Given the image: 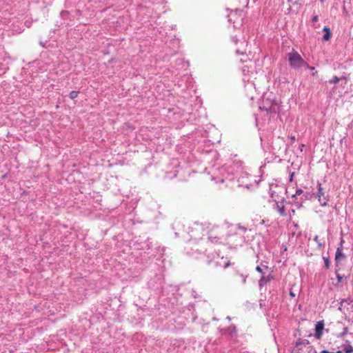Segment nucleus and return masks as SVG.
<instances>
[{"instance_id": "obj_12", "label": "nucleus", "mask_w": 353, "mask_h": 353, "mask_svg": "<svg viewBox=\"0 0 353 353\" xmlns=\"http://www.w3.org/2000/svg\"><path fill=\"white\" fill-rule=\"evenodd\" d=\"M237 275L239 276L241 283L243 284H245L246 283L247 276L244 275L243 274H239V273H237Z\"/></svg>"}, {"instance_id": "obj_4", "label": "nucleus", "mask_w": 353, "mask_h": 353, "mask_svg": "<svg viewBox=\"0 0 353 353\" xmlns=\"http://www.w3.org/2000/svg\"><path fill=\"white\" fill-rule=\"evenodd\" d=\"M324 329V323L323 321L317 322L315 326V334L314 336L316 339H321L323 330Z\"/></svg>"}, {"instance_id": "obj_32", "label": "nucleus", "mask_w": 353, "mask_h": 353, "mask_svg": "<svg viewBox=\"0 0 353 353\" xmlns=\"http://www.w3.org/2000/svg\"><path fill=\"white\" fill-rule=\"evenodd\" d=\"M321 1H324L325 0H321Z\"/></svg>"}, {"instance_id": "obj_22", "label": "nucleus", "mask_w": 353, "mask_h": 353, "mask_svg": "<svg viewBox=\"0 0 353 353\" xmlns=\"http://www.w3.org/2000/svg\"><path fill=\"white\" fill-rule=\"evenodd\" d=\"M238 228L241 230L243 232H245L247 230V229L244 226H241L240 225H238Z\"/></svg>"}, {"instance_id": "obj_3", "label": "nucleus", "mask_w": 353, "mask_h": 353, "mask_svg": "<svg viewBox=\"0 0 353 353\" xmlns=\"http://www.w3.org/2000/svg\"><path fill=\"white\" fill-rule=\"evenodd\" d=\"M316 196L321 206L327 205V201H329L330 196L321 187V183H318V192L316 193Z\"/></svg>"}, {"instance_id": "obj_23", "label": "nucleus", "mask_w": 353, "mask_h": 353, "mask_svg": "<svg viewBox=\"0 0 353 353\" xmlns=\"http://www.w3.org/2000/svg\"><path fill=\"white\" fill-rule=\"evenodd\" d=\"M305 68H307L310 70H314V68L313 66H310L307 64V66H304Z\"/></svg>"}, {"instance_id": "obj_20", "label": "nucleus", "mask_w": 353, "mask_h": 353, "mask_svg": "<svg viewBox=\"0 0 353 353\" xmlns=\"http://www.w3.org/2000/svg\"><path fill=\"white\" fill-rule=\"evenodd\" d=\"M256 270L261 274H263V270L260 266L256 268Z\"/></svg>"}, {"instance_id": "obj_7", "label": "nucleus", "mask_w": 353, "mask_h": 353, "mask_svg": "<svg viewBox=\"0 0 353 353\" xmlns=\"http://www.w3.org/2000/svg\"><path fill=\"white\" fill-rule=\"evenodd\" d=\"M344 259H345L344 254L342 252V250L340 248H338L336 252V255H335V260H336V263H338L339 261H341V260H343Z\"/></svg>"}, {"instance_id": "obj_5", "label": "nucleus", "mask_w": 353, "mask_h": 353, "mask_svg": "<svg viewBox=\"0 0 353 353\" xmlns=\"http://www.w3.org/2000/svg\"><path fill=\"white\" fill-rule=\"evenodd\" d=\"M232 166L236 170V171L240 170L243 167V161L238 157L237 154H234L233 158L232 159Z\"/></svg>"}, {"instance_id": "obj_9", "label": "nucleus", "mask_w": 353, "mask_h": 353, "mask_svg": "<svg viewBox=\"0 0 353 353\" xmlns=\"http://www.w3.org/2000/svg\"><path fill=\"white\" fill-rule=\"evenodd\" d=\"M208 239L211 243H219L220 242V237L217 236H212V234L209 235Z\"/></svg>"}, {"instance_id": "obj_8", "label": "nucleus", "mask_w": 353, "mask_h": 353, "mask_svg": "<svg viewBox=\"0 0 353 353\" xmlns=\"http://www.w3.org/2000/svg\"><path fill=\"white\" fill-rule=\"evenodd\" d=\"M323 31L325 32L323 37L324 41H329L331 37V31L328 27H324Z\"/></svg>"}, {"instance_id": "obj_1", "label": "nucleus", "mask_w": 353, "mask_h": 353, "mask_svg": "<svg viewBox=\"0 0 353 353\" xmlns=\"http://www.w3.org/2000/svg\"><path fill=\"white\" fill-rule=\"evenodd\" d=\"M288 61L290 65L294 69H299L303 66H307V63L294 50L288 54Z\"/></svg>"}, {"instance_id": "obj_30", "label": "nucleus", "mask_w": 353, "mask_h": 353, "mask_svg": "<svg viewBox=\"0 0 353 353\" xmlns=\"http://www.w3.org/2000/svg\"><path fill=\"white\" fill-rule=\"evenodd\" d=\"M234 40V42L236 43V39H233Z\"/></svg>"}, {"instance_id": "obj_28", "label": "nucleus", "mask_w": 353, "mask_h": 353, "mask_svg": "<svg viewBox=\"0 0 353 353\" xmlns=\"http://www.w3.org/2000/svg\"><path fill=\"white\" fill-rule=\"evenodd\" d=\"M321 353H334V352H328V351H327V350H323V351L321 352Z\"/></svg>"}, {"instance_id": "obj_13", "label": "nucleus", "mask_w": 353, "mask_h": 353, "mask_svg": "<svg viewBox=\"0 0 353 353\" xmlns=\"http://www.w3.org/2000/svg\"><path fill=\"white\" fill-rule=\"evenodd\" d=\"M276 209L281 215H285L284 206H280L278 204H276Z\"/></svg>"}, {"instance_id": "obj_31", "label": "nucleus", "mask_w": 353, "mask_h": 353, "mask_svg": "<svg viewBox=\"0 0 353 353\" xmlns=\"http://www.w3.org/2000/svg\"><path fill=\"white\" fill-rule=\"evenodd\" d=\"M227 319H228V320H230V319H231L230 316H228V317H227Z\"/></svg>"}, {"instance_id": "obj_16", "label": "nucleus", "mask_w": 353, "mask_h": 353, "mask_svg": "<svg viewBox=\"0 0 353 353\" xmlns=\"http://www.w3.org/2000/svg\"><path fill=\"white\" fill-rule=\"evenodd\" d=\"M335 274H336V279H337L338 283L341 282L344 276H343L340 275V274L338 273V271H337V270H336V271H335Z\"/></svg>"}, {"instance_id": "obj_6", "label": "nucleus", "mask_w": 353, "mask_h": 353, "mask_svg": "<svg viewBox=\"0 0 353 353\" xmlns=\"http://www.w3.org/2000/svg\"><path fill=\"white\" fill-rule=\"evenodd\" d=\"M302 195L301 200H306L308 198V193H304L301 189H297L296 193L292 195L293 197Z\"/></svg>"}, {"instance_id": "obj_29", "label": "nucleus", "mask_w": 353, "mask_h": 353, "mask_svg": "<svg viewBox=\"0 0 353 353\" xmlns=\"http://www.w3.org/2000/svg\"><path fill=\"white\" fill-rule=\"evenodd\" d=\"M289 1H294V3H296L297 2V0H288Z\"/></svg>"}, {"instance_id": "obj_27", "label": "nucleus", "mask_w": 353, "mask_h": 353, "mask_svg": "<svg viewBox=\"0 0 353 353\" xmlns=\"http://www.w3.org/2000/svg\"><path fill=\"white\" fill-rule=\"evenodd\" d=\"M301 344H305V343H301V342H299V341H296V346H298V345H299Z\"/></svg>"}, {"instance_id": "obj_26", "label": "nucleus", "mask_w": 353, "mask_h": 353, "mask_svg": "<svg viewBox=\"0 0 353 353\" xmlns=\"http://www.w3.org/2000/svg\"><path fill=\"white\" fill-rule=\"evenodd\" d=\"M290 295L292 297H294V296H296V294H295L293 292H292V291H290Z\"/></svg>"}, {"instance_id": "obj_18", "label": "nucleus", "mask_w": 353, "mask_h": 353, "mask_svg": "<svg viewBox=\"0 0 353 353\" xmlns=\"http://www.w3.org/2000/svg\"><path fill=\"white\" fill-rule=\"evenodd\" d=\"M353 352V347H350L349 348L345 349V353H352Z\"/></svg>"}, {"instance_id": "obj_21", "label": "nucleus", "mask_w": 353, "mask_h": 353, "mask_svg": "<svg viewBox=\"0 0 353 353\" xmlns=\"http://www.w3.org/2000/svg\"><path fill=\"white\" fill-rule=\"evenodd\" d=\"M318 20H319V17L317 15L314 16L312 19V22H316Z\"/></svg>"}, {"instance_id": "obj_14", "label": "nucleus", "mask_w": 353, "mask_h": 353, "mask_svg": "<svg viewBox=\"0 0 353 353\" xmlns=\"http://www.w3.org/2000/svg\"><path fill=\"white\" fill-rule=\"evenodd\" d=\"M79 92L77 91H72L70 93V98L71 99H74L77 97Z\"/></svg>"}, {"instance_id": "obj_24", "label": "nucleus", "mask_w": 353, "mask_h": 353, "mask_svg": "<svg viewBox=\"0 0 353 353\" xmlns=\"http://www.w3.org/2000/svg\"><path fill=\"white\" fill-rule=\"evenodd\" d=\"M289 139H290V141H291L292 142H294V141H295V140H296V139H295V137H294V136H291V137H289Z\"/></svg>"}, {"instance_id": "obj_2", "label": "nucleus", "mask_w": 353, "mask_h": 353, "mask_svg": "<svg viewBox=\"0 0 353 353\" xmlns=\"http://www.w3.org/2000/svg\"><path fill=\"white\" fill-rule=\"evenodd\" d=\"M261 110H265L268 114L277 113L279 110L278 104L274 101H269L268 99L263 101V105L260 107Z\"/></svg>"}, {"instance_id": "obj_15", "label": "nucleus", "mask_w": 353, "mask_h": 353, "mask_svg": "<svg viewBox=\"0 0 353 353\" xmlns=\"http://www.w3.org/2000/svg\"><path fill=\"white\" fill-rule=\"evenodd\" d=\"M323 259L324 261L325 268L326 269H328L330 268V261H329L328 258L325 257V256H323Z\"/></svg>"}, {"instance_id": "obj_19", "label": "nucleus", "mask_w": 353, "mask_h": 353, "mask_svg": "<svg viewBox=\"0 0 353 353\" xmlns=\"http://www.w3.org/2000/svg\"><path fill=\"white\" fill-rule=\"evenodd\" d=\"M347 332V327H345L343 328V333L341 334V336H343L345 334H346Z\"/></svg>"}, {"instance_id": "obj_25", "label": "nucleus", "mask_w": 353, "mask_h": 353, "mask_svg": "<svg viewBox=\"0 0 353 353\" xmlns=\"http://www.w3.org/2000/svg\"><path fill=\"white\" fill-rule=\"evenodd\" d=\"M294 174V172H292V173H291V174H290V181H292Z\"/></svg>"}, {"instance_id": "obj_10", "label": "nucleus", "mask_w": 353, "mask_h": 353, "mask_svg": "<svg viewBox=\"0 0 353 353\" xmlns=\"http://www.w3.org/2000/svg\"><path fill=\"white\" fill-rule=\"evenodd\" d=\"M270 281V277H265L262 276L259 280V286L261 288L262 286L265 285L268 282Z\"/></svg>"}, {"instance_id": "obj_17", "label": "nucleus", "mask_w": 353, "mask_h": 353, "mask_svg": "<svg viewBox=\"0 0 353 353\" xmlns=\"http://www.w3.org/2000/svg\"><path fill=\"white\" fill-rule=\"evenodd\" d=\"M314 240L318 243L319 247L321 248L323 246L322 243L320 242L319 239V236H316L314 239Z\"/></svg>"}, {"instance_id": "obj_11", "label": "nucleus", "mask_w": 353, "mask_h": 353, "mask_svg": "<svg viewBox=\"0 0 353 353\" xmlns=\"http://www.w3.org/2000/svg\"><path fill=\"white\" fill-rule=\"evenodd\" d=\"M340 78L337 77L336 76L334 77L332 79H331L330 80L328 81V83H330V84H332V83H337L339 82L340 81Z\"/></svg>"}]
</instances>
